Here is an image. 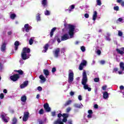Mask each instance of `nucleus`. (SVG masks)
Masks as SVG:
<instances>
[{"instance_id":"nucleus-1","label":"nucleus","mask_w":124,"mask_h":124,"mask_svg":"<svg viewBox=\"0 0 124 124\" xmlns=\"http://www.w3.org/2000/svg\"><path fill=\"white\" fill-rule=\"evenodd\" d=\"M87 83H88V77L87 76L86 71L84 70L82 73L81 84L83 85V89H84V90H88V92H91L92 88L89 87V85L87 84Z\"/></svg>"},{"instance_id":"nucleus-2","label":"nucleus","mask_w":124,"mask_h":124,"mask_svg":"<svg viewBox=\"0 0 124 124\" xmlns=\"http://www.w3.org/2000/svg\"><path fill=\"white\" fill-rule=\"evenodd\" d=\"M68 29L69 30L68 34L70 35V38H72L74 35V31L76 29V26L73 25L68 24Z\"/></svg>"},{"instance_id":"nucleus-3","label":"nucleus","mask_w":124,"mask_h":124,"mask_svg":"<svg viewBox=\"0 0 124 124\" xmlns=\"http://www.w3.org/2000/svg\"><path fill=\"white\" fill-rule=\"evenodd\" d=\"M74 80V73L73 71L71 70H69V74H68V82L69 84H71Z\"/></svg>"},{"instance_id":"nucleus-4","label":"nucleus","mask_w":124,"mask_h":124,"mask_svg":"<svg viewBox=\"0 0 124 124\" xmlns=\"http://www.w3.org/2000/svg\"><path fill=\"white\" fill-rule=\"evenodd\" d=\"M20 78V76L19 74H15L10 77V79L12 81L14 82H16V81L18 80V79Z\"/></svg>"},{"instance_id":"nucleus-5","label":"nucleus","mask_w":124,"mask_h":124,"mask_svg":"<svg viewBox=\"0 0 124 124\" xmlns=\"http://www.w3.org/2000/svg\"><path fill=\"white\" fill-rule=\"evenodd\" d=\"M29 117H30V113L29 112H24V116L22 119L23 122H27L29 119Z\"/></svg>"},{"instance_id":"nucleus-6","label":"nucleus","mask_w":124,"mask_h":124,"mask_svg":"<svg viewBox=\"0 0 124 124\" xmlns=\"http://www.w3.org/2000/svg\"><path fill=\"white\" fill-rule=\"evenodd\" d=\"M44 108L46 112H47V113H49V112H51V108L49 107V104L48 103L44 104Z\"/></svg>"},{"instance_id":"nucleus-7","label":"nucleus","mask_w":124,"mask_h":124,"mask_svg":"<svg viewBox=\"0 0 124 124\" xmlns=\"http://www.w3.org/2000/svg\"><path fill=\"white\" fill-rule=\"evenodd\" d=\"M44 108L46 112H47V113H49V112H51V108L49 107V104L48 103L44 104Z\"/></svg>"},{"instance_id":"nucleus-8","label":"nucleus","mask_w":124,"mask_h":124,"mask_svg":"<svg viewBox=\"0 0 124 124\" xmlns=\"http://www.w3.org/2000/svg\"><path fill=\"white\" fill-rule=\"evenodd\" d=\"M67 39H69V36L67 33L64 34L61 37L62 41H64L65 40H67Z\"/></svg>"},{"instance_id":"nucleus-9","label":"nucleus","mask_w":124,"mask_h":124,"mask_svg":"<svg viewBox=\"0 0 124 124\" xmlns=\"http://www.w3.org/2000/svg\"><path fill=\"white\" fill-rule=\"evenodd\" d=\"M116 52L118 54H120V55H124V47H121L120 49L116 48Z\"/></svg>"},{"instance_id":"nucleus-10","label":"nucleus","mask_w":124,"mask_h":124,"mask_svg":"<svg viewBox=\"0 0 124 124\" xmlns=\"http://www.w3.org/2000/svg\"><path fill=\"white\" fill-rule=\"evenodd\" d=\"M21 58L24 61H26V60H28L29 59V56L27 55V53H25V52H21Z\"/></svg>"},{"instance_id":"nucleus-11","label":"nucleus","mask_w":124,"mask_h":124,"mask_svg":"<svg viewBox=\"0 0 124 124\" xmlns=\"http://www.w3.org/2000/svg\"><path fill=\"white\" fill-rule=\"evenodd\" d=\"M22 52L25 53L26 54H30L31 53V49L30 48L23 47Z\"/></svg>"},{"instance_id":"nucleus-12","label":"nucleus","mask_w":124,"mask_h":124,"mask_svg":"<svg viewBox=\"0 0 124 124\" xmlns=\"http://www.w3.org/2000/svg\"><path fill=\"white\" fill-rule=\"evenodd\" d=\"M61 50L60 49V48H57L55 52H54V56L55 58H58L59 57V54Z\"/></svg>"},{"instance_id":"nucleus-13","label":"nucleus","mask_w":124,"mask_h":124,"mask_svg":"<svg viewBox=\"0 0 124 124\" xmlns=\"http://www.w3.org/2000/svg\"><path fill=\"white\" fill-rule=\"evenodd\" d=\"M41 3L44 7H47L48 6V1L47 0H42Z\"/></svg>"},{"instance_id":"nucleus-14","label":"nucleus","mask_w":124,"mask_h":124,"mask_svg":"<svg viewBox=\"0 0 124 124\" xmlns=\"http://www.w3.org/2000/svg\"><path fill=\"white\" fill-rule=\"evenodd\" d=\"M29 84V81L26 80L23 82V84H21L20 85V88L21 89H24L25 87H27Z\"/></svg>"},{"instance_id":"nucleus-15","label":"nucleus","mask_w":124,"mask_h":124,"mask_svg":"<svg viewBox=\"0 0 124 124\" xmlns=\"http://www.w3.org/2000/svg\"><path fill=\"white\" fill-rule=\"evenodd\" d=\"M43 73L44 75H45L46 78H47V76H49V75H50V72L47 69H44Z\"/></svg>"},{"instance_id":"nucleus-16","label":"nucleus","mask_w":124,"mask_h":124,"mask_svg":"<svg viewBox=\"0 0 124 124\" xmlns=\"http://www.w3.org/2000/svg\"><path fill=\"white\" fill-rule=\"evenodd\" d=\"M75 8V5L73 4L69 6L68 9H66L65 11H69V12H71L72 11V9H74Z\"/></svg>"},{"instance_id":"nucleus-17","label":"nucleus","mask_w":124,"mask_h":124,"mask_svg":"<svg viewBox=\"0 0 124 124\" xmlns=\"http://www.w3.org/2000/svg\"><path fill=\"white\" fill-rule=\"evenodd\" d=\"M96 18H97V12H96V11H95L93 12V21H95V20H96Z\"/></svg>"},{"instance_id":"nucleus-18","label":"nucleus","mask_w":124,"mask_h":124,"mask_svg":"<svg viewBox=\"0 0 124 124\" xmlns=\"http://www.w3.org/2000/svg\"><path fill=\"white\" fill-rule=\"evenodd\" d=\"M72 102V101L71 100H69L66 102V103L63 105V108H65V107H66L67 106H68V105H70L71 104V103Z\"/></svg>"},{"instance_id":"nucleus-19","label":"nucleus","mask_w":124,"mask_h":124,"mask_svg":"<svg viewBox=\"0 0 124 124\" xmlns=\"http://www.w3.org/2000/svg\"><path fill=\"white\" fill-rule=\"evenodd\" d=\"M56 30H57V28L56 27H54L51 29L50 33V37H53V36L54 35V32H55V31Z\"/></svg>"},{"instance_id":"nucleus-20","label":"nucleus","mask_w":124,"mask_h":124,"mask_svg":"<svg viewBox=\"0 0 124 124\" xmlns=\"http://www.w3.org/2000/svg\"><path fill=\"white\" fill-rule=\"evenodd\" d=\"M103 97L104 98V99H107V98L109 97V94H108V92H104L103 95Z\"/></svg>"},{"instance_id":"nucleus-21","label":"nucleus","mask_w":124,"mask_h":124,"mask_svg":"<svg viewBox=\"0 0 124 124\" xmlns=\"http://www.w3.org/2000/svg\"><path fill=\"white\" fill-rule=\"evenodd\" d=\"M120 69L122 70V71H124V62H120L119 64Z\"/></svg>"},{"instance_id":"nucleus-22","label":"nucleus","mask_w":124,"mask_h":124,"mask_svg":"<svg viewBox=\"0 0 124 124\" xmlns=\"http://www.w3.org/2000/svg\"><path fill=\"white\" fill-rule=\"evenodd\" d=\"M24 28L25 29V31L29 32L30 31V26L29 24H26L24 25Z\"/></svg>"},{"instance_id":"nucleus-23","label":"nucleus","mask_w":124,"mask_h":124,"mask_svg":"<svg viewBox=\"0 0 124 124\" xmlns=\"http://www.w3.org/2000/svg\"><path fill=\"white\" fill-rule=\"evenodd\" d=\"M5 116H6V114H2L1 115V117L3 121V122H4L5 123H8V120H7V119H6L5 118Z\"/></svg>"},{"instance_id":"nucleus-24","label":"nucleus","mask_w":124,"mask_h":124,"mask_svg":"<svg viewBox=\"0 0 124 124\" xmlns=\"http://www.w3.org/2000/svg\"><path fill=\"white\" fill-rule=\"evenodd\" d=\"M39 78L41 80V81L43 82V83L46 82V78H45V77L43 76V75H41L39 76Z\"/></svg>"},{"instance_id":"nucleus-25","label":"nucleus","mask_w":124,"mask_h":124,"mask_svg":"<svg viewBox=\"0 0 124 124\" xmlns=\"http://www.w3.org/2000/svg\"><path fill=\"white\" fill-rule=\"evenodd\" d=\"M5 48H6V44H5V43H3L0 47L1 51L2 52L4 51Z\"/></svg>"},{"instance_id":"nucleus-26","label":"nucleus","mask_w":124,"mask_h":124,"mask_svg":"<svg viewBox=\"0 0 124 124\" xmlns=\"http://www.w3.org/2000/svg\"><path fill=\"white\" fill-rule=\"evenodd\" d=\"M21 101L26 102V101H27V96L26 95L22 96L21 97Z\"/></svg>"},{"instance_id":"nucleus-27","label":"nucleus","mask_w":124,"mask_h":124,"mask_svg":"<svg viewBox=\"0 0 124 124\" xmlns=\"http://www.w3.org/2000/svg\"><path fill=\"white\" fill-rule=\"evenodd\" d=\"M49 48V44H46L45 45V46H44V48L45 49L44 53L47 52V50H48V48Z\"/></svg>"},{"instance_id":"nucleus-28","label":"nucleus","mask_w":124,"mask_h":124,"mask_svg":"<svg viewBox=\"0 0 124 124\" xmlns=\"http://www.w3.org/2000/svg\"><path fill=\"white\" fill-rule=\"evenodd\" d=\"M15 71V72H17L19 75H23V74H24V72H23V71L21 69L18 70H16Z\"/></svg>"},{"instance_id":"nucleus-29","label":"nucleus","mask_w":124,"mask_h":124,"mask_svg":"<svg viewBox=\"0 0 124 124\" xmlns=\"http://www.w3.org/2000/svg\"><path fill=\"white\" fill-rule=\"evenodd\" d=\"M62 117L64 118L67 119L68 117H69V115L68 113H63L62 115Z\"/></svg>"},{"instance_id":"nucleus-30","label":"nucleus","mask_w":124,"mask_h":124,"mask_svg":"<svg viewBox=\"0 0 124 124\" xmlns=\"http://www.w3.org/2000/svg\"><path fill=\"white\" fill-rule=\"evenodd\" d=\"M80 64L83 66H86V65H87V61L85 60H82V62H81Z\"/></svg>"},{"instance_id":"nucleus-31","label":"nucleus","mask_w":124,"mask_h":124,"mask_svg":"<svg viewBox=\"0 0 124 124\" xmlns=\"http://www.w3.org/2000/svg\"><path fill=\"white\" fill-rule=\"evenodd\" d=\"M10 18L11 19H12V20H14V19L16 18V15L15 14H12L10 15Z\"/></svg>"},{"instance_id":"nucleus-32","label":"nucleus","mask_w":124,"mask_h":124,"mask_svg":"<svg viewBox=\"0 0 124 124\" xmlns=\"http://www.w3.org/2000/svg\"><path fill=\"white\" fill-rule=\"evenodd\" d=\"M12 124H17V119L16 118H14L12 120Z\"/></svg>"},{"instance_id":"nucleus-33","label":"nucleus","mask_w":124,"mask_h":124,"mask_svg":"<svg viewBox=\"0 0 124 124\" xmlns=\"http://www.w3.org/2000/svg\"><path fill=\"white\" fill-rule=\"evenodd\" d=\"M50 11H48V10H46L45 11V15H46V16H49L50 15Z\"/></svg>"},{"instance_id":"nucleus-34","label":"nucleus","mask_w":124,"mask_h":124,"mask_svg":"<svg viewBox=\"0 0 124 124\" xmlns=\"http://www.w3.org/2000/svg\"><path fill=\"white\" fill-rule=\"evenodd\" d=\"M74 106L76 108H81V105H80L78 104H74Z\"/></svg>"},{"instance_id":"nucleus-35","label":"nucleus","mask_w":124,"mask_h":124,"mask_svg":"<svg viewBox=\"0 0 124 124\" xmlns=\"http://www.w3.org/2000/svg\"><path fill=\"white\" fill-rule=\"evenodd\" d=\"M96 2H97V5H99V6L101 5L102 3H101V0H96Z\"/></svg>"},{"instance_id":"nucleus-36","label":"nucleus","mask_w":124,"mask_h":124,"mask_svg":"<svg viewBox=\"0 0 124 124\" xmlns=\"http://www.w3.org/2000/svg\"><path fill=\"white\" fill-rule=\"evenodd\" d=\"M80 50L82 51V52H85V51H86V47H85L84 46H82L80 47Z\"/></svg>"},{"instance_id":"nucleus-37","label":"nucleus","mask_w":124,"mask_h":124,"mask_svg":"<svg viewBox=\"0 0 124 124\" xmlns=\"http://www.w3.org/2000/svg\"><path fill=\"white\" fill-rule=\"evenodd\" d=\"M37 21H40V14H38V15L36 16Z\"/></svg>"},{"instance_id":"nucleus-38","label":"nucleus","mask_w":124,"mask_h":124,"mask_svg":"<svg viewBox=\"0 0 124 124\" xmlns=\"http://www.w3.org/2000/svg\"><path fill=\"white\" fill-rule=\"evenodd\" d=\"M39 114H40V115H43V114H44V110H43V109L42 108L39 110Z\"/></svg>"},{"instance_id":"nucleus-39","label":"nucleus","mask_w":124,"mask_h":124,"mask_svg":"<svg viewBox=\"0 0 124 124\" xmlns=\"http://www.w3.org/2000/svg\"><path fill=\"white\" fill-rule=\"evenodd\" d=\"M33 44V40L32 39V38H31L29 40V44L30 45H32Z\"/></svg>"},{"instance_id":"nucleus-40","label":"nucleus","mask_w":124,"mask_h":124,"mask_svg":"<svg viewBox=\"0 0 124 124\" xmlns=\"http://www.w3.org/2000/svg\"><path fill=\"white\" fill-rule=\"evenodd\" d=\"M83 68H84V66L80 64L79 66H78L79 70H83Z\"/></svg>"},{"instance_id":"nucleus-41","label":"nucleus","mask_w":124,"mask_h":124,"mask_svg":"<svg viewBox=\"0 0 124 124\" xmlns=\"http://www.w3.org/2000/svg\"><path fill=\"white\" fill-rule=\"evenodd\" d=\"M113 9H114V10H115L116 11H119L120 8H119V7L118 6H114L113 7Z\"/></svg>"},{"instance_id":"nucleus-42","label":"nucleus","mask_w":124,"mask_h":124,"mask_svg":"<svg viewBox=\"0 0 124 124\" xmlns=\"http://www.w3.org/2000/svg\"><path fill=\"white\" fill-rule=\"evenodd\" d=\"M60 118H58L56 121H54L53 123V124H59V123L60 122Z\"/></svg>"},{"instance_id":"nucleus-43","label":"nucleus","mask_w":124,"mask_h":124,"mask_svg":"<svg viewBox=\"0 0 124 124\" xmlns=\"http://www.w3.org/2000/svg\"><path fill=\"white\" fill-rule=\"evenodd\" d=\"M96 54H97L98 56H100V55H101V51L99 49H98L96 51Z\"/></svg>"},{"instance_id":"nucleus-44","label":"nucleus","mask_w":124,"mask_h":124,"mask_svg":"<svg viewBox=\"0 0 124 124\" xmlns=\"http://www.w3.org/2000/svg\"><path fill=\"white\" fill-rule=\"evenodd\" d=\"M0 99H3V98H4V95L3 93H1L0 94Z\"/></svg>"},{"instance_id":"nucleus-45","label":"nucleus","mask_w":124,"mask_h":124,"mask_svg":"<svg viewBox=\"0 0 124 124\" xmlns=\"http://www.w3.org/2000/svg\"><path fill=\"white\" fill-rule=\"evenodd\" d=\"M94 82H96V83H97V82H99V78H94Z\"/></svg>"},{"instance_id":"nucleus-46","label":"nucleus","mask_w":124,"mask_h":124,"mask_svg":"<svg viewBox=\"0 0 124 124\" xmlns=\"http://www.w3.org/2000/svg\"><path fill=\"white\" fill-rule=\"evenodd\" d=\"M118 36H123V32L121 31H118Z\"/></svg>"},{"instance_id":"nucleus-47","label":"nucleus","mask_w":124,"mask_h":124,"mask_svg":"<svg viewBox=\"0 0 124 124\" xmlns=\"http://www.w3.org/2000/svg\"><path fill=\"white\" fill-rule=\"evenodd\" d=\"M19 45H20V44L19 43V41H16L15 43V46H19Z\"/></svg>"},{"instance_id":"nucleus-48","label":"nucleus","mask_w":124,"mask_h":124,"mask_svg":"<svg viewBox=\"0 0 124 124\" xmlns=\"http://www.w3.org/2000/svg\"><path fill=\"white\" fill-rule=\"evenodd\" d=\"M56 71H57V69H56V67L52 68V70H51V72H52V73L56 72Z\"/></svg>"},{"instance_id":"nucleus-49","label":"nucleus","mask_w":124,"mask_h":124,"mask_svg":"<svg viewBox=\"0 0 124 124\" xmlns=\"http://www.w3.org/2000/svg\"><path fill=\"white\" fill-rule=\"evenodd\" d=\"M70 110H71V108H70V107H68L66 108V112L69 113V112H70Z\"/></svg>"},{"instance_id":"nucleus-50","label":"nucleus","mask_w":124,"mask_h":124,"mask_svg":"<svg viewBox=\"0 0 124 124\" xmlns=\"http://www.w3.org/2000/svg\"><path fill=\"white\" fill-rule=\"evenodd\" d=\"M37 90L38 91H39V92H41L42 91V87H41V86H39L37 88Z\"/></svg>"},{"instance_id":"nucleus-51","label":"nucleus","mask_w":124,"mask_h":124,"mask_svg":"<svg viewBox=\"0 0 124 124\" xmlns=\"http://www.w3.org/2000/svg\"><path fill=\"white\" fill-rule=\"evenodd\" d=\"M51 116H52V117H55V116H56V111L51 112Z\"/></svg>"},{"instance_id":"nucleus-52","label":"nucleus","mask_w":124,"mask_h":124,"mask_svg":"<svg viewBox=\"0 0 124 124\" xmlns=\"http://www.w3.org/2000/svg\"><path fill=\"white\" fill-rule=\"evenodd\" d=\"M88 114L92 115V114H93V110H92V109L88 110Z\"/></svg>"},{"instance_id":"nucleus-53","label":"nucleus","mask_w":124,"mask_h":124,"mask_svg":"<svg viewBox=\"0 0 124 124\" xmlns=\"http://www.w3.org/2000/svg\"><path fill=\"white\" fill-rule=\"evenodd\" d=\"M62 122H63V123H66V122H67V118H63V119H62Z\"/></svg>"},{"instance_id":"nucleus-54","label":"nucleus","mask_w":124,"mask_h":124,"mask_svg":"<svg viewBox=\"0 0 124 124\" xmlns=\"http://www.w3.org/2000/svg\"><path fill=\"white\" fill-rule=\"evenodd\" d=\"M107 86L106 85L102 86V90L103 91H106Z\"/></svg>"},{"instance_id":"nucleus-55","label":"nucleus","mask_w":124,"mask_h":124,"mask_svg":"<svg viewBox=\"0 0 124 124\" xmlns=\"http://www.w3.org/2000/svg\"><path fill=\"white\" fill-rule=\"evenodd\" d=\"M85 18H89L90 17V15H89V14H85L84 15Z\"/></svg>"},{"instance_id":"nucleus-56","label":"nucleus","mask_w":124,"mask_h":124,"mask_svg":"<svg viewBox=\"0 0 124 124\" xmlns=\"http://www.w3.org/2000/svg\"><path fill=\"white\" fill-rule=\"evenodd\" d=\"M118 70H119V68H114L113 69V71L114 72H117V71H118Z\"/></svg>"},{"instance_id":"nucleus-57","label":"nucleus","mask_w":124,"mask_h":124,"mask_svg":"<svg viewBox=\"0 0 124 124\" xmlns=\"http://www.w3.org/2000/svg\"><path fill=\"white\" fill-rule=\"evenodd\" d=\"M78 99L79 100H80V101H81V100H82V96L81 95H79L78 96Z\"/></svg>"},{"instance_id":"nucleus-58","label":"nucleus","mask_w":124,"mask_h":124,"mask_svg":"<svg viewBox=\"0 0 124 124\" xmlns=\"http://www.w3.org/2000/svg\"><path fill=\"white\" fill-rule=\"evenodd\" d=\"M119 89H120V90H121V91L123 90H124V86H123V85L120 86V87H119Z\"/></svg>"},{"instance_id":"nucleus-59","label":"nucleus","mask_w":124,"mask_h":124,"mask_svg":"<svg viewBox=\"0 0 124 124\" xmlns=\"http://www.w3.org/2000/svg\"><path fill=\"white\" fill-rule=\"evenodd\" d=\"M94 108H95V109H97V108H98V105H97V104H95L94 105Z\"/></svg>"},{"instance_id":"nucleus-60","label":"nucleus","mask_w":124,"mask_h":124,"mask_svg":"<svg viewBox=\"0 0 124 124\" xmlns=\"http://www.w3.org/2000/svg\"><path fill=\"white\" fill-rule=\"evenodd\" d=\"M101 64H104L105 63V61L102 60L100 61Z\"/></svg>"},{"instance_id":"nucleus-61","label":"nucleus","mask_w":124,"mask_h":124,"mask_svg":"<svg viewBox=\"0 0 124 124\" xmlns=\"http://www.w3.org/2000/svg\"><path fill=\"white\" fill-rule=\"evenodd\" d=\"M123 20L122 17H120L118 18V21H119V22H123Z\"/></svg>"},{"instance_id":"nucleus-62","label":"nucleus","mask_w":124,"mask_h":124,"mask_svg":"<svg viewBox=\"0 0 124 124\" xmlns=\"http://www.w3.org/2000/svg\"><path fill=\"white\" fill-rule=\"evenodd\" d=\"M58 118H61L62 117V113H59L58 114Z\"/></svg>"},{"instance_id":"nucleus-63","label":"nucleus","mask_w":124,"mask_h":124,"mask_svg":"<svg viewBox=\"0 0 124 124\" xmlns=\"http://www.w3.org/2000/svg\"><path fill=\"white\" fill-rule=\"evenodd\" d=\"M121 3V6L124 7V1H122Z\"/></svg>"},{"instance_id":"nucleus-64","label":"nucleus","mask_w":124,"mask_h":124,"mask_svg":"<svg viewBox=\"0 0 124 124\" xmlns=\"http://www.w3.org/2000/svg\"><path fill=\"white\" fill-rule=\"evenodd\" d=\"M58 124H63V122L61 121V119L59 120V123Z\"/></svg>"}]
</instances>
